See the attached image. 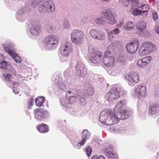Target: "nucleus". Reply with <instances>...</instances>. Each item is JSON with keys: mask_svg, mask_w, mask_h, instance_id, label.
Masks as SVG:
<instances>
[{"mask_svg": "<svg viewBox=\"0 0 159 159\" xmlns=\"http://www.w3.org/2000/svg\"><path fill=\"white\" fill-rule=\"evenodd\" d=\"M125 105L124 101H120L114 108V111L108 109L102 111L100 114L99 120L100 122L106 125H110L117 124L119 122V116L123 110Z\"/></svg>", "mask_w": 159, "mask_h": 159, "instance_id": "obj_1", "label": "nucleus"}, {"mask_svg": "<svg viewBox=\"0 0 159 159\" xmlns=\"http://www.w3.org/2000/svg\"><path fill=\"white\" fill-rule=\"evenodd\" d=\"M4 59V56L2 54H0V69L9 72V73L5 74L3 75L5 81L8 82L10 81V78L11 76V75L10 73H11L12 75L15 76L16 75V72L11 65V64L5 61Z\"/></svg>", "mask_w": 159, "mask_h": 159, "instance_id": "obj_2", "label": "nucleus"}, {"mask_svg": "<svg viewBox=\"0 0 159 159\" xmlns=\"http://www.w3.org/2000/svg\"><path fill=\"white\" fill-rule=\"evenodd\" d=\"M156 49L155 44L150 41H145L143 43L140 47L139 51V55L141 56L149 54Z\"/></svg>", "mask_w": 159, "mask_h": 159, "instance_id": "obj_3", "label": "nucleus"}, {"mask_svg": "<svg viewBox=\"0 0 159 159\" xmlns=\"http://www.w3.org/2000/svg\"><path fill=\"white\" fill-rule=\"evenodd\" d=\"M59 40V37L55 35L47 36L44 41V47L48 50L54 49L57 46Z\"/></svg>", "mask_w": 159, "mask_h": 159, "instance_id": "obj_4", "label": "nucleus"}, {"mask_svg": "<svg viewBox=\"0 0 159 159\" xmlns=\"http://www.w3.org/2000/svg\"><path fill=\"white\" fill-rule=\"evenodd\" d=\"M71 40L74 43L80 45L82 43L84 35L81 31L75 30L71 33Z\"/></svg>", "mask_w": 159, "mask_h": 159, "instance_id": "obj_5", "label": "nucleus"}, {"mask_svg": "<svg viewBox=\"0 0 159 159\" xmlns=\"http://www.w3.org/2000/svg\"><path fill=\"white\" fill-rule=\"evenodd\" d=\"M103 62L107 67H111L114 66L115 58L112 56L111 51L106 50L103 58Z\"/></svg>", "mask_w": 159, "mask_h": 159, "instance_id": "obj_6", "label": "nucleus"}, {"mask_svg": "<svg viewBox=\"0 0 159 159\" xmlns=\"http://www.w3.org/2000/svg\"><path fill=\"white\" fill-rule=\"evenodd\" d=\"M73 46L70 42L62 43L61 44L60 52L63 57H68L72 52Z\"/></svg>", "mask_w": 159, "mask_h": 159, "instance_id": "obj_7", "label": "nucleus"}, {"mask_svg": "<svg viewBox=\"0 0 159 159\" xmlns=\"http://www.w3.org/2000/svg\"><path fill=\"white\" fill-rule=\"evenodd\" d=\"M102 14L106 18L107 23L111 25H114L117 22L116 16L110 9L104 10Z\"/></svg>", "mask_w": 159, "mask_h": 159, "instance_id": "obj_8", "label": "nucleus"}, {"mask_svg": "<svg viewBox=\"0 0 159 159\" xmlns=\"http://www.w3.org/2000/svg\"><path fill=\"white\" fill-rule=\"evenodd\" d=\"M34 113L35 118L39 121H42L48 117L49 116L48 111L40 108L34 110Z\"/></svg>", "mask_w": 159, "mask_h": 159, "instance_id": "obj_9", "label": "nucleus"}, {"mask_svg": "<svg viewBox=\"0 0 159 159\" xmlns=\"http://www.w3.org/2000/svg\"><path fill=\"white\" fill-rule=\"evenodd\" d=\"M125 78L128 81L129 85L131 86L134 85L139 81L137 73L133 71L130 72L126 75Z\"/></svg>", "mask_w": 159, "mask_h": 159, "instance_id": "obj_10", "label": "nucleus"}, {"mask_svg": "<svg viewBox=\"0 0 159 159\" xmlns=\"http://www.w3.org/2000/svg\"><path fill=\"white\" fill-rule=\"evenodd\" d=\"M89 34L93 39L101 40H104L106 37L104 32L98 30L92 29L89 32Z\"/></svg>", "mask_w": 159, "mask_h": 159, "instance_id": "obj_11", "label": "nucleus"}, {"mask_svg": "<svg viewBox=\"0 0 159 159\" xmlns=\"http://www.w3.org/2000/svg\"><path fill=\"white\" fill-rule=\"evenodd\" d=\"M31 27L30 32L31 34L34 36L39 35L41 32L40 25L36 21H33L31 22Z\"/></svg>", "mask_w": 159, "mask_h": 159, "instance_id": "obj_12", "label": "nucleus"}, {"mask_svg": "<svg viewBox=\"0 0 159 159\" xmlns=\"http://www.w3.org/2000/svg\"><path fill=\"white\" fill-rule=\"evenodd\" d=\"M102 54L99 51L93 52L91 54L90 61L94 64H99L101 62L102 58Z\"/></svg>", "mask_w": 159, "mask_h": 159, "instance_id": "obj_13", "label": "nucleus"}, {"mask_svg": "<svg viewBox=\"0 0 159 159\" xmlns=\"http://www.w3.org/2000/svg\"><path fill=\"white\" fill-rule=\"evenodd\" d=\"M75 69L77 74L82 77L85 76L87 73L86 68H85L84 64L81 61L77 63Z\"/></svg>", "mask_w": 159, "mask_h": 159, "instance_id": "obj_14", "label": "nucleus"}, {"mask_svg": "<svg viewBox=\"0 0 159 159\" xmlns=\"http://www.w3.org/2000/svg\"><path fill=\"white\" fill-rule=\"evenodd\" d=\"M118 93L115 87L112 88L110 91L105 95V99L108 101H111L118 98Z\"/></svg>", "mask_w": 159, "mask_h": 159, "instance_id": "obj_15", "label": "nucleus"}, {"mask_svg": "<svg viewBox=\"0 0 159 159\" xmlns=\"http://www.w3.org/2000/svg\"><path fill=\"white\" fill-rule=\"evenodd\" d=\"M152 58V57L151 56L143 57L142 59L138 61L137 65L139 67L144 68L150 63Z\"/></svg>", "mask_w": 159, "mask_h": 159, "instance_id": "obj_16", "label": "nucleus"}, {"mask_svg": "<svg viewBox=\"0 0 159 159\" xmlns=\"http://www.w3.org/2000/svg\"><path fill=\"white\" fill-rule=\"evenodd\" d=\"M159 113V105L154 104L149 107L148 115L151 117H154Z\"/></svg>", "mask_w": 159, "mask_h": 159, "instance_id": "obj_17", "label": "nucleus"}, {"mask_svg": "<svg viewBox=\"0 0 159 159\" xmlns=\"http://www.w3.org/2000/svg\"><path fill=\"white\" fill-rule=\"evenodd\" d=\"M90 133L87 130H84L82 132V140L80 142L78 143L77 145V148H80V147L83 146L85 143L86 141L90 136Z\"/></svg>", "mask_w": 159, "mask_h": 159, "instance_id": "obj_18", "label": "nucleus"}, {"mask_svg": "<svg viewBox=\"0 0 159 159\" xmlns=\"http://www.w3.org/2000/svg\"><path fill=\"white\" fill-rule=\"evenodd\" d=\"M139 47L138 43H128L126 46L127 51L131 53H134L137 50Z\"/></svg>", "mask_w": 159, "mask_h": 159, "instance_id": "obj_19", "label": "nucleus"}, {"mask_svg": "<svg viewBox=\"0 0 159 159\" xmlns=\"http://www.w3.org/2000/svg\"><path fill=\"white\" fill-rule=\"evenodd\" d=\"M135 91L136 93L143 97H144L147 95L146 88V87L143 85H138L135 90Z\"/></svg>", "mask_w": 159, "mask_h": 159, "instance_id": "obj_20", "label": "nucleus"}, {"mask_svg": "<svg viewBox=\"0 0 159 159\" xmlns=\"http://www.w3.org/2000/svg\"><path fill=\"white\" fill-rule=\"evenodd\" d=\"M105 154L108 158L118 159L117 155L112 152V149L110 146H108L106 148L105 150Z\"/></svg>", "mask_w": 159, "mask_h": 159, "instance_id": "obj_21", "label": "nucleus"}, {"mask_svg": "<svg viewBox=\"0 0 159 159\" xmlns=\"http://www.w3.org/2000/svg\"><path fill=\"white\" fill-rule=\"evenodd\" d=\"M121 47L120 42V41H116L109 45L107 48V50L109 51L113 50L114 51L116 50H118Z\"/></svg>", "mask_w": 159, "mask_h": 159, "instance_id": "obj_22", "label": "nucleus"}, {"mask_svg": "<svg viewBox=\"0 0 159 159\" xmlns=\"http://www.w3.org/2000/svg\"><path fill=\"white\" fill-rule=\"evenodd\" d=\"M48 12L54 11L55 9L54 4L53 1L48 0L44 2Z\"/></svg>", "mask_w": 159, "mask_h": 159, "instance_id": "obj_23", "label": "nucleus"}, {"mask_svg": "<svg viewBox=\"0 0 159 159\" xmlns=\"http://www.w3.org/2000/svg\"><path fill=\"white\" fill-rule=\"evenodd\" d=\"M27 10L25 7H21L17 11V15L16 16V18L17 20L20 21H23L25 20V18L23 16V14L25 11Z\"/></svg>", "mask_w": 159, "mask_h": 159, "instance_id": "obj_24", "label": "nucleus"}, {"mask_svg": "<svg viewBox=\"0 0 159 159\" xmlns=\"http://www.w3.org/2000/svg\"><path fill=\"white\" fill-rule=\"evenodd\" d=\"M132 112L127 110H123L121 112V115L119 116V120L120 119L123 120L128 118L132 114Z\"/></svg>", "mask_w": 159, "mask_h": 159, "instance_id": "obj_25", "label": "nucleus"}, {"mask_svg": "<svg viewBox=\"0 0 159 159\" xmlns=\"http://www.w3.org/2000/svg\"><path fill=\"white\" fill-rule=\"evenodd\" d=\"M124 28L126 30H131L135 28V24L132 21H128L125 24Z\"/></svg>", "mask_w": 159, "mask_h": 159, "instance_id": "obj_26", "label": "nucleus"}, {"mask_svg": "<svg viewBox=\"0 0 159 159\" xmlns=\"http://www.w3.org/2000/svg\"><path fill=\"white\" fill-rule=\"evenodd\" d=\"M38 130L41 133H45L48 131L49 129L47 125L44 124H42L41 125L38 126Z\"/></svg>", "mask_w": 159, "mask_h": 159, "instance_id": "obj_27", "label": "nucleus"}, {"mask_svg": "<svg viewBox=\"0 0 159 159\" xmlns=\"http://www.w3.org/2000/svg\"><path fill=\"white\" fill-rule=\"evenodd\" d=\"M45 98L43 97H39L36 98L35 100V105L38 107H41L43 103L45 102Z\"/></svg>", "mask_w": 159, "mask_h": 159, "instance_id": "obj_28", "label": "nucleus"}, {"mask_svg": "<svg viewBox=\"0 0 159 159\" xmlns=\"http://www.w3.org/2000/svg\"><path fill=\"white\" fill-rule=\"evenodd\" d=\"M38 10L40 13H48L44 2L39 5L38 7Z\"/></svg>", "mask_w": 159, "mask_h": 159, "instance_id": "obj_29", "label": "nucleus"}, {"mask_svg": "<svg viewBox=\"0 0 159 159\" xmlns=\"http://www.w3.org/2000/svg\"><path fill=\"white\" fill-rule=\"evenodd\" d=\"M61 102L62 105L66 107H68L70 104L69 99L66 96L64 97L61 99Z\"/></svg>", "mask_w": 159, "mask_h": 159, "instance_id": "obj_30", "label": "nucleus"}, {"mask_svg": "<svg viewBox=\"0 0 159 159\" xmlns=\"http://www.w3.org/2000/svg\"><path fill=\"white\" fill-rule=\"evenodd\" d=\"M95 22L98 25H104L106 22L105 18L104 17L97 18L95 20Z\"/></svg>", "mask_w": 159, "mask_h": 159, "instance_id": "obj_31", "label": "nucleus"}, {"mask_svg": "<svg viewBox=\"0 0 159 159\" xmlns=\"http://www.w3.org/2000/svg\"><path fill=\"white\" fill-rule=\"evenodd\" d=\"M146 26L147 25L146 23L143 21L139 22L136 26L137 28L140 30H144Z\"/></svg>", "mask_w": 159, "mask_h": 159, "instance_id": "obj_32", "label": "nucleus"}, {"mask_svg": "<svg viewBox=\"0 0 159 159\" xmlns=\"http://www.w3.org/2000/svg\"><path fill=\"white\" fill-rule=\"evenodd\" d=\"M110 131L113 133H121L124 132V130L120 129L118 128L111 127L109 128Z\"/></svg>", "mask_w": 159, "mask_h": 159, "instance_id": "obj_33", "label": "nucleus"}, {"mask_svg": "<svg viewBox=\"0 0 159 159\" xmlns=\"http://www.w3.org/2000/svg\"><path fill=\"white\" fill-rule=\"evenodd\" d=\"M115 88L116 89L117 92L118 93V97L120 95L124 94L125 93V91L123 88L119 86L117 87H115Z\"/></svg>", "mask_w": 159, "mask_h": 159, "instance_id": "obj_34", "label": "nucleus"}, {"mask_svg": "<svg viewBox=\"0 0 159 159\" xmlns=\"http://www.w3.org/2000/svg\"><path fill=\"white\" fill-rule=\"evenodd\" d=\"M67 93L68 94L72 96H80L78 92L75 89H70Z\"/></svg>", "mask_w": 159, "mask_h": 159, "instance_id": "obj_35", "label": "nucleus"}, {"mask_svg": "<svg viewBox=\"0 0 159 159\" xmlns=\"http://www.w3.org/2000/svg\"><path fill=\"white\" fill-rule=\"evenodd\" d=\"M11 56L16 63H20L21 62V58L14 52L12 53Z\"/></svg>", "mask_w": 159, "mask_h": 159, "instance_id": "obj_36", "label": "nucleus"}, {"mask_svg": "<svg viewBox=\"0 0 159 159\" xmlns=\"http://www.w3.org/2000/svg\"><path fill=\"white\" fill-rule=\"evenodd\" d=\"M86 93L89 96L92 95L94 93V91L92 87L90 85H89L85 91Z\"/></svg>", "mask_w": 159, "mask_h": 159, "instance_id": "obj_37", "label": "nucleus"}, {"mask_svg": "<svg viewBox=\"0 0 159 159\" xmlns=\"http://www.w3.org/2000/svg\"><path fill=\"white\" fill-rule=\"evenodd\" d=\"M43 1V0H33L31 2V6L34 8L37 7L40 3Z\"/></svg>", "mask_w": 159, "mask_h": 159, "instance_id": "obj_38", "label": "nucleus"}, {"mask_svg": "<svg viewBox=\"0 0 159 159\" xmlns=\"http://www.w3.org/2000/svg\"><path fill=\"white\" fill-rule=\"evenodd\" d=\"M63 26L64 28L66 29H68L70 28V25L68 19L66 18L64 19Z\"/></svg>", "mask_w": 159, "mask_h": 159, "instance_id": "obj_39", "label": "nucleus"}, {"mask_svg": "<svg viewBox=\"0 0 159 159\" xmlns=\"http://www.w3.org/2000/svg\"><path fill=\"white\" fill-rule=\"evenodd\" d=\"M138 8L139 9L140 8H141L140 9V11H148L149 9V7L148 5L147 4H144L142 5V6H137Z\"/></svg>", "mask_w": 159, "mask_h": 159, "instance_id": "obj_40", "label": "nucleus"}, {"mask_svg": "<svg viewBox=\"0 0 159 159\" xmlns=\"http://www.w3.org/2000/svg\"><path fill=\"white\" fill-rule=\"evenodd\" d=\"M118 61L119 62L122 63L123 64H125L126 63V59L125 57L122 55H120L117 58Z\"/></svg>", "mask_w": 159, "mask_h": 159, "instance_id": "obj_41", "label": "nucleus"}, {"mask_svg": "<svg viewBox=\"0 0 159 159\" xmlns=\"http://www.w3.org/2000/svg\"><path fill=\"white\" fill-rule=\"evenodd\" d=\"M80 96H72L69 99L70 104L75 103L77 99L80 98Z\"/></svg>", "mask_w": 159, "mask_h": 159, "instance_id": "obj_42", "label": "nucleus"}, {"mask_svg": "<svg viewBox=\"0 0 159 159\" xmlns=\"http://www.w3.org/2000/svg\"><path fill=\"white\" fill-rule=\"evenodd\" d=\"M47 28L48 32L50 33H53L54 31L56 30V28L54 26L49 24L47 25Z\"/></svg>", "mask_w": 159, "mask_h": 159, "instance_id": "obj_43", "label": "nucleus"}, {"mask_svg": "<svg viewBox=\"0 0 159 159\" xmlns=\"http://www.w3.org/2000/svg\"><path fill=\"white\" fill-rule=\"evenodd\" d=\"M13 91L16 94H17L19 93V90L16 88V86H18L19 84L17 82H13Z\"/></svg>", "mask_w": 159, "mask_h": 159, "instance_id": "obj_44", "label": "nucleus"}, {"mask_svg": "<svg viewBox=\"0 0 159 159\" xmlns=\"http://www.w3.org/2000/svg\"><path fill=\"white\" fill-rule=\"evenodd\" d=\"M3 48L6 52H7V53L11 56V55L12 53H13L14 52L12 50L8 47L4 45L3 47Z\"/></svg>", "mask_w": 159, "mask_h": 159, "instance_id": "obj_45", "label": "nucleus"}, {"mask_svg": "<svg viewBox=\"0 0 159 159\" xmlns=\"http://www.w3.org/2000/svg\"><path fill=\"white\" fill-rule=\"evenodd\" d=\"M137 7V8L134 9L133 11V14L134 16H137L141 14V11Z\"/></svg>", "mask_w": 159, "mask_h": 159, "instance_id": "obj_46", "label": "nucleus"}, {"mask_svg": "<svg viewBox=\"0 0 159 159\" xmlns=\"http://www.w3.org/2000/svg\"><path fill=\"white\" fill-rule=\"evenodd\" d=\"M80 99V104L81 106H84L86 104V101L84 98L82 97H80V98H78Z\"/></svg>", "mask_w": 159, "mask_h": 159, "instance_id": "obj_47", "label": "nucleus"}, {"mask_svg": "<svg viewBox=\"0 0 159 159\" xmlns=\"http://www.w3.org/2000/svg\"><path fill=\"white\" fill-rule=\"evenodd\" d=\"M108 39L110 41H112L114 38V34L111 32H108Z\"/></svg>", "mask_w": 159, "mask_h": 159, "instance_id": "obj_48", "label": "nucleus"}, {"mask_svg": "<svg viewBox=\"0 0 159 159\" xmlns=\"http://www.w3.org/2000/svg\"><path fill=\"white\" fill-rule=\"evenodd\" d=\"M139 3L138 0H130V4L133 7H137L139 6L138 4Z\"/></svg>", "mask_w": 159, "mask_h": 159, "instance_id": "obj_49", "label": "nucleus"}, {"mask_svg": "<svg viewBox=\"0 0 159 159\" xmlns=\"http://www.w3.org/2000/svg\"><path fill=\"white\" fill-rule=\"evenodd\" d=\"M86 152L87 155L88 157H89L91 154L92 152L91 148L89 147H88L86 149Z\"/></svg>", "mask_w": 159, "mask_h": 159, "instance_id": "obj_50", "label": "nucleus"}, {"mask_svg": "<svg viewBox=\"0 0 159 159\" xmlns=\"http://www.w3.org/2000/svg\"><path fill=\"white\" fill-rule=\"evenodd\" d=\"M120 69L119 68H117L115 70H113L111 73V75L113 76H115L116 75L119 73L120 72Z\"/></svg>", "mask_w": 159, "mask_h": 159, "instance_id": "obj_51", "label": "nucleus"}, {"mask_svg": "<svg viewBox=\"0 0 159 159\" xmlns=\"http://www.w3.org/2000/svg\"><path fill=\"white\" fill-rule=\"evenodd\" d=\"M91 159H105V158L103 156L95 155L93 156Z\"/></svg>", "mask_w": 159, "mask_h": 159, "instance_id": "obj_52", "label": "nucleus"}, {"mask_svg": "<svg viewBox=\"0 0 159 159\" xmlns=\"http://www.w3.org/2000/svg\"><path fill=\"white\" fill-rule=\"evenodd\" d=\"M111 32L114 34L117 35H118L120 33V30L118 28H116L113 29L111 31Z\"/></svg>", "mask_w": 159, "mask_h": 159, "instance_id": "obj_53", "label": "nucleus"}, {"mask_svg": "<svg viewBox=\"0 0 159 159\" xmlns=\"http://www.w3.org/2000/svg\"><path fill=\"white\" fill-rule=\"evenodd\" d=\"M148 11H141V14L140 15L142 16L143 17H146L148 14Z\"/></svg>", "mask_w": 159, "mask_h": 159, "instance_id": "obj_54", "label": "nucleus"}, {"mask_svg": "<svg viewBox=\"0 0 159 159\" xmlns=\"http://www.w3.org/2000/svg\"><path fill=\"white\" fill-rule=\"evenodd\" d=\"M152 19L154 20H156L158 18V15L155 11H154L152 13Z\"/></svg>", "mask_w": 159, "mask_h": 159, "instance_id": "obj_55", "label": "nucleus"}, {"mask_svg": "<svg viewBox=\"0 0 159 159\" xmlns=\"http://www.w3.org/2000/svg\"><path fill=\"white\" fill-rule=\"evenodd\" d=\"M130 0H123V2L124 5L125 7H127L129 3Z\"/></svg>", "mask_w": 159, "mask_h": 159, "instance_id": "obj_56", "label": "nucleus"}, {"mask_svg": "<svg viewBox=\"0 0 159 159\" xmlns=\"http://www.w3.org/2000/svg\"><path fill=\"white\" fill-rule=\"evenodd\" d=\"M29 105L28 106V108L30 109L31 108L32 106L33 105L34 102L33 100H31L29 101Z\"/></svg>", "mask_w": 159, "mask_h": 159, "instance_id": "obj_57", "label": "nucleus"}, {"mask_svg": "<svg viewBox=\"0 0 159 159\" xmlns=\"http://www.w3.org/2000/svg\"><path fill=\"white\" fill-rule=\"evenodd\" d=\"M123 20H121L119 23L118 25V27L119 28L121 27L123 25Z\"/></svg>", "mask_w": 159, "mask_h": 159, "instance_id": "obj_58", "label": "nucleus"}, {"mask_svg": "<svg viewBox=\"0 0 159 159\" xmlns=\"http://www.w3.org/2000/svg\"><path fill=\"white\" fill-rule=\"evenodd\" d=\"M81 21L83 23H85L87 22V19L85 18H82Z\"/></svg>", "mask_w": 159, "mask_h": 159, "instance_id": "obj_59", "label": "nucleus"}, {"mask_svg": "<svg viewBox=\"0 0 159 159\" xmlns=\"http://www.w3.org/2000/svg\"><path fill=\"white\" fill-rule=\"evenodd\" d=\"M69 74V72L67 71H66L64 72V75L66 77H67Z\"/></svg>", "mask_w": 159, "mask_h": 159, "instance_id": "obj_60", "label": "nucleus"}, {"mask_svg": "<svg viewBox=\"0 0 159 159\" xmlns=\"http://www.w3.org/2000/svg\"><path fill=\"white\" fill-rule=\"evenodd\" d=\"M157 33L159 34V25L157 26L155 29Z\"/></svg>", "mask_w": 159, "mask_h": 159, "instance_id": "obj_61", "label": "nucleus"}, {"mask_svg": "<svg viewBox=\"0 0 159 159\" xmlns=\"http://www.w3.org/2000/svg\"><path fill=\"white\" fill-rule=\"evenodd\" d=\"M100 1L102 2H109L111 0H99Z\"/></svg>", "mask_w": 159, "mask_h": 159, "instance_id": "obj_62", "label": "nucleus"}, {"mask_svg": "<svg viewBox=\"0 0 159 159\" xmlns=\"http://www.w3.org/2000/svg\"><path fill=\"white\" fill-rule=\"evenodd\" d=\"M157 9L159 10V3L157 5Z\"/></svg>", "mask_w": 159, "mask_h": 159, "instance_id": "obj_63", "label": "nucleus"}, {"mask_svg": "<svg viewBox=\"0 0 159 159\" xmlns=\"http://www.w3.org/2000/svg\"><path fill=\"white\" fill-rule=\"evenodd\" d=\"M60 89H63L64 88H63L62 87H59Z\"/></svg>", "mask_w": 159, "mask_h": 159, "instance_id": "obj_64", "label": "nucleus"}]
</instances>
